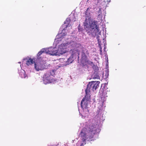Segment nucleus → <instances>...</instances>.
Returning <instances> with one entry per match:
<instances>
[{
    "label": "nucleus",
    "mask_w": 146,
    "mask_h": 146,
    "mask_svg": "<svg viewBox=\"0 0 146 146\" xmlns=\"http://www.w3.org/2000/svg\"><path fill=\"white\" fill-rule=\"evenodd\" d=\"M88 8L85 12L86 19L84 24L85 29L89 34L93 37L98 35H100L99 28L97 25V22L91 18V15L88 12Z\"/></svg>",
    "instance_id": "nucleus-1"
},
{
    "label": "nucleus",
    "mask_w": 146,
    "mask_h": 146,
    "mask_svg": "<svg viewBox=\"0 0 146 146\" xmlns=\"http://www.w3.org/2000/svg\"><path fill=\"white\" fill-rule=\"evenodd\" d=\"M97 128L93 124L84 128L80 135V139L76 146H84L86 141H89L94 135L97 132Z\"/></svg>",
    "instance_id": "nucleus-2"
},
{
    "label": "nucleus",
    "mask_w": 146,
    "mask_h": 146,
    "mask_svg": "<svg viewBox=\"0 0 146 146\" xmlns=\"http://www.w3.org/2000/svg\"><path fill=\"white\" fill-rule=\"evenodd\" d=\"M74 18L72 19H71L67 18L64 22V24L63 25L60 29L58 35L56 36V38L55 40L54 44H55L58 41H61V39H63V37L66 35V31L68 29H71L72 27L70 26L71 24H70V22L75 21H76V18L74 16Z\"/></svg>",
    "instance_id": "nucleus-3"
},
{
    "label": "nucleus",
    "mask_w": 146,
    "mask_h": 146,
    "mask_svg": "<svg viewBox=\"0 0 146 146\" xmlns=\"http://www.w3.org/2000/svg\"><path fill=\"white\" fill-rule=\"evenodd\" d=\"M90 94H86L82 100L81 105L82 108L83 109V113L82 117H85L87 115V113L89 112V110L87 109L89 106L88 103L90 102Z\"/></svg>",
    "instance_id": "nucleus-4"
},
{
    "label": "nucleus",
    "mask_w": 146,
    "mask_h": 146,
    "mask_svg": "<svg viewBox=\"0 0 146 146\" xmlns=\"http://www.w3.org/2000/svg\"><path fill=\"white\" fill-rule=\"evenodd\" d=\"M70 44H68V43H66L63 42L62 44L58 45V47L57 48L58 51V55H60L65 53L69 49H68V48L70 46H73L74 44H75L76 43L74 42H72L70 43Z\"/></svg>",
    "instance_id": "nucleus-5"
},
{
    "label": "nucleus",
    "mask_w": 146,
    "mask_h": 146,
    "mask_svg": "<svg viewBox=\"0 0 146 146\" xmlns=\"http://www.w3.org/2000/svg\"><path fill=\"white\" fill-rule=\"evenodd\" d=\"M54 73V70H52L47 72L44 74L43 77V82L44 84H46L55 81L53 76Z\"/></svg>",
    "instance_id": "nucleus-6"
},
{
    "label": "nucleus",
    "mask_w": 146,
    "mask_h": 146,
    "mask_svg": "<svg viewBox=\"0 0 146 146\" xmlns=\"http://www.w3.org/2000/svg\"><path fill=\"white\" fill-rule=\"evenodd\" d=\"M47 68L46 62L43 60H38V61L34 63L35 69L37 71L44 70Z\"/></svg>",
    "instance_id": "nucleus-7"
},
{
    "label": "nucleus",
    "mask_w": 146,
    "mask_h": 146,
    "mask_svg": "<svg viewBox=\"0 0 146 146\" xmlns=\"http://www.w3.org/2000/svg\"><path fill=\"white\" fill-rule=\"evenodd\" d=\"M99 82H89L87 85L86 89L85 90L86 94H90L89 93L92 91L94 92L99 87Z\"/></svg>",
    "instance_id": "nucleus-8"
},
{
    "label": "nucleus",
    "mask_w": 146,
    "mask_h": 146,
    "mask_svg": "<svg viewBox=\"0 0 146 146\" xmlns=\"http://www.w3.org/2000/svg\"><path fill=\"white\" fill-rule=\"evenodd\" d=\"M68 41H69V40H68V41H66L65 42H66V43H68V44H70V43L72 42H70ZM74 42L76 43L75 44H74L73 46H70V47H76V48H74L72 52V55H74L75 54H78V55L79 54V51L80 50V49L81 48V46L80 45V44H77L76 42Z\"/></svg>",
    "instance_id": "nucleus-9"
},
{
    "label": "nucleus",
    "mask_w": 146,
    "mask_h": 146,
    "mask_svg": "<svg viewBox=\"0 0 146 146\" xmlns=\"http://www.w3.org/2000/svg\"><path fill=\"white\" fill-rule=\"evenodd\" d=\"M46 54L51 55H57L58 54L57 48L54 47H51L49 48H45Z\"/></svg>",
    "instance_id": "nucleus-10"
},
{
    "label": "nucleus",
    "mask_w": 146,
    "mask_h": 146,
    "mask_svg": "<svg viewBox=\"0 0 146 146\" xmlns=\"http://www.w3.org/2000/svg\"><path fill=\"white\" fill-rule=\"evenodd\" d=\"M108 2V0H95L94 4V5L99 6L101 7L103 6H106Z\"/></svg>",
    "instance_id": "nucleus-11"
},
{
    "label": "nucleus",
    "mask_w": 146,
    "mask_h": 146,
    "mask_svg": "<svg viewBox=\"0 0 146 146\" xmlns=\"http://www.w3.org/2000/svg\"><path fill=\"white\" fill-rule=\"evenodd\" d=\"M23 62L25 63L27 65L29 66L34 63V61L33 59L27 57L23 59Z\"/></svg>",
    "instance_id": "nucleus-12"
},
{
    "label": "nucleus",
    "mask_w": 146,
    "mask_h": 146,
    "mask_svg": "<svg viewBox=\"0 0 146 146\" xmlns=\"http://www.w3.org/2000/svg\"><path fill=\"white\" fill-rule=\"evenodd\" d=\"M20 76L23 78H27V76L25 74V71L21 69L20 72H19Z\"/></svg>",
    "instance_id": "nucleus-13"
},
{
    "label": "nucleus",
    "mask_w": 146,
    "mask_h": 146,
    "mask_svg": "<svg viewBox=\"0 0 146 146\" xmlns=\"http://www.w3.org/2000/svg\"><path fill=\"white\" fill-rule=\"evenodd\" d=\"M81 60L82 62H86L87 61L86 56L85 54L83 52L82 53Z\"/></svg>",
    "instance_id": "nucleus-14"
},
{
    "label": "nucleus",
    "mask_w": 146,
    "mask_h": 146,
    "mask_svg": "<svg viewBox=\"0 0 146 146\" xmlns=\"http://www.w3.org/2000/svg\"><path fill=\"white\" fill-rule=\"evenodd\" d=\"M73 61V60L72 59V56H71L67 60L66 62V64H65V65L69 64L72 63Z\"/></svg>",
    "instance_id": "nucleus-15"
},
{
    "label": "nucleus",
    "mask_w": 146,
    "mask_h": 146,
    "mask_svg": "<svg viewBox=\"0 0 146 146\" xmlns=\"http://www.w3.org/2000/svg\"><path fill=\"white\" fill-rule=\"evenodd\" d=\"M45 48L42 49L41 51L38 52L37 54L38 56H39L42 53H46Z\"/></svg>",
    "instance_id": "nucleus-16"
},
{
    "label": "nucleus",
    "mask_w": 146,
    "mask_h": 146,
    "mask_svg": "<svg viewBox=\"0 0 146 146\" xmlns=\"http://www.w3.org/2000/svg\"><path fill=\"white\" fill-rule=\"evenodd\" d=\"M98 16L99 17H102V12H101V9L100 8L99 9V10L98 11Z\"/></svg>",
    "instance_id": "nucleus-17"
},
{
    "label": "nucleus",
    "mask_w": 146,
    "mask_h": 146,
    "mask_svg": "<svg viewBox=\"0 0 146 146\" xmlns=\"http://www.w3.org/2000/svg\"><path fill=\"white\" fill-rule=\"evenodd\" d=\"M86 62H88V63L89 64H90L91 66H93L94 64L91 61H88L87 60V61Z\"/></svg>",
    "instance_id": "nucleus-18"
},
{
    "label": "nucleus",
    "mask_w": 146,
    "mask_h": 146,
    "mask_svg": "<svg viewBox=\"0 0 146 146\" xmlns=\"http://www.w3.org/2000/svg\"><path fill=\"white\" fill-rule=\"evenodd\" d=\"M77 140V139H75L74 140H73L72 141H73V142H74V141H76V140Z\"/></svg>",
    "instance_id": "nucleus-19"
},
{
    "label": "nucleus",
    "mask_w": 146,
    "mask_h": 146,
    "mask_svg": "<svg viewBox=\"0 0 146 146\" xmlns=\"http://www.w3.org/2000/svg\"><path fill=\"white\" fill-rule=\"evenodd\" d=\"M20 66L21 67V65H20Z\"/></svg>",
    "instance_id": "nucleus-20"
}]
</instances>
